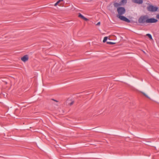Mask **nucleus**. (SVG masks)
I'll use <instances>...</instances> for the list:
<instances>
[{"label": "nucleus", "instance_id": "nucleus-12", "mask_svg": "<svg viewBox=\"0 0 159 159\" xmlns=\"http://www.w3.org/2000/svg\"><path fill=\"white\" fill-rule=\"evenodd\" d=\"M146 36H148L150 39L152 40V36L150 34H146Z\"/></svg>", "mask_w": 159, "mask_h": 159}, {"label": "nucleus", "instance_id": "nucleus-15", "mask_svg": "<svg viewBox=\"0 0 159 159\" xmlns=\"http://www.w3.org/2000/svg\"><path fill=\"white\" fill-rule=\"evenodd\" d=\"M147 98H149L147 95H146L144 93L142 92H141Z\"/></svg>", "mask_w": 159, "mask_h": 159}, {"label": "nucleus", "instance_id": "nucleus-13", "mask_svg": "<svg viewBox=\"0 0 159 159\" xmlns=\"http://www.w3.org/2000/svg\"><path fill=\"white\" fill-rule=\"evenodd\" d=\"M107 38H108L107 37H105L104 38L103 40V43L107 41Z\"/></svg>", "mask_w": 159, "mask_h": 159}, {"label": "nucleus", "instance_id": "nucleus-2", "mask_svg": "<svg viewBox=\"0 0 159 159\" xmlns=\"http://www.w3.org/2000/svg\"><path fill=\"white\" fill-rule=\"evenodd\" d=\"M125 9L124 7H119L117 8V11L118 14L117 15H122L125 12Z\"/></svg>", "mask_w": 159, "mask_h": 159}, {"label": "nucleus", "instance_id": "nucleus-19", "mask_svg": "<svg viewBox=\"0 0 159 159\" xmlns=\"http://www.w3.org/2000/svg\"><path fill=\"white\" fill-rule=\"evenodd\" d=\"M52 100L56 101V102H57L58 101L55 100H54V99H52Z\"/></svg>", "mask_w": 159, "mask_h": 159}, {"label": "nucleus", "instance_id": "nucleus-1", "mask_svg": "<svg viewBox=\"0 0 159 159\" xmlns=\"http://www.w3.org/2000/svg\"><path fill=\"white\" fill-rule=\"evenodd\" d=\"M147 9L149 11L155 12L158 10V7H157L154 6L152 5L149 4V5L147 7Z\"/></svg>", "mask_w": 159, "mask_h": 159}, {"label": "nucleus", "instance_id": "nucleus-5", "mask_svg": "<svg viewBox=\"0 0 159 159\" xmlns=\"http://www.w3.org/2000/svg\"><path fill=\"white\" fill-rule=\"evenodd\" d=\"M158 20L157 19L154 18H151L148 19H147V23H154L157 22Z\"/></svg>", "mask_w": 159, "mask_h": 159}, {"label": "nucleus", "instance_id": "nucleus-3", "mask_svg": "<svg viewBox=\"0 0 159 159\" xmlns=\"http://www.w3.org/2000/svg\"><path fill=\"white\" fill-rule=\"evenodd\" d=\"M147 17L146 16H140L138 19V22L139 23H144L145 22L147 23Z\"/></svg>", "mask_w": 159, "mask_h": 159}, {"label": "nucleus", "instance_id": "nucleus-14", "mask_svg": "<svg viewBox=\"0 0 159 159\" xmlns=\"http://www.w3.org/2000/svg\"><path fill=\"white\" fill-rule=\"evenodd\" d=\"M107 44H113L115 43H113V42H110V41H107Z\"/></svg>", "mask_w": 159, "mask_h": 159}, {"label": "nucleus", "instance_id": "nucleus-9", "mask_svg": "<svg viewBox=\"0 0 159 159\" xmlns=\"http://www.w3.org/2000/svg\"><path fill=\"white\" fill-rule=\"evenodd\" d=\"M132 2L140 4L143 3V0H133Z\"/></svg>", "mask_w": 159, "mask_h": 159}, {"label": "nucleus", "instance_id": "nucleus-7", "mask_svg": "<svg viewBox=\"0 0 159 159\" xmlns=\"http://www.w3.org/2000/svg\"><path fill=\"white\" fill-rule=\"evenodd\" d=\"M21 60L24 62H26L29 59V56L28 55H25L22 57L21 58Z\"/></svg>", "mask_w": 159, "mask_h": 159}, {"label": "nucleus", "instance_id": "nucleus-6", "mask_svg": "<svg viewBox=\"0 0 159 159\" xmlns=\"http://www.w3.org/2000/svg\"><path fill=\"white\" fill-rule=\"evenodd\" d=\"M64 3L65 2L63 0H59L56 3H55L54 6H56L59 4V6H63Z\"/></svg>", "mask_w": 159, "mask_h": 159}, {"label": "nucleus", "instance_id": "nucleus-11", "mask_svg": "<svg viewBox=\"0 0 159 159\" xmlns=\"http://www.w3.org/2000/svg\"><path fill=\"white\" fill-rule=\"evenodd\" d=\"M113 5L115 7H119V6H121L120 3H118L116 2H114L113 3Z\"/></svg>", "mask_w": 159, "mask_h": 159}, {"label": "nucleus", "instance_id": "nucleus-18", "mask_svg": "<svg viewBox=\"0 0 159 159\" xmlns=\"http://www.w3.org/2000/svg\"><path fill=\"white\" fill-rule=\"evenodd\" d=\"M100 22H98L97 24H96V25H100Z\"/></svg>", "mask_w": 159, "mask_h": 159}, {"label": "nucleus", "instance_id": "nucleus-8", "mask_svg": "<svg viewBox=\"0 0 159 159\" xmlns=\"http://www.w3.org/2000/svg\"><path fill=\"white\" fill-rule=\"evenodd\" d=\"M78 17L86 21H88L89 20L88 19L85 17L80 13H79Z\"/></svg>", "mask_w": 159, "mask_h": 159}, {"label": "nucleus", "instance_id": "nucleus-4", "mask_svg": "<svg viewBox=\"0 0 159 159\" xmlns=\"http://www.w3.org/2000/svg\"><path fill=\"white\" fill-rule=\"evenodd\" d=\"M117 17L120 20L124 21L128 23H130V20L126 17L122 15H117Z\"/></svg>", "mask_w": 159, "mask_h": 159}, {"label": "nucleus", "instance_id": "nucleus-17", "mask_svg": "<svg viewBox=\"0 0 159 159\" xmlns=\"http://www.w3.org/2000/svg\"><path fill=\"white\" fill-rule=\"evenodd\" d=\"M156 18L157 19H159V14H157V16H156Z\"/></svg>", "mask_w": 159, "mask_h": 159}, {"label": "nucleus", "instance_id": "nucleus-16", "mask_svg": "<svg viewBox=\"0 0 159 159\" xmlns=\"http://www.w3.org/2000/svg\"><path fill=\"white\" fill-rule=\"evenodd\" d=\"M74 103V102L73 101L71 102L70 103V106H71Z\"/></svg>", "mask_w": 159, "mask_h": 159}, {"label": "nucleus", "instance_id": "nucleus-10", "mask_svg": "<svg viewBox=\"0 0 159 159\" xmlns=\"http://www.w3.org/2000/svg\"><path fill=\"white\" fill-rule=\"evenodd\" d=\"M127 2V0H121L120 2L121 5H124L126 4Z\"/></svg>", "mask_w": 159, "mask_h": 159}]
</instances>
